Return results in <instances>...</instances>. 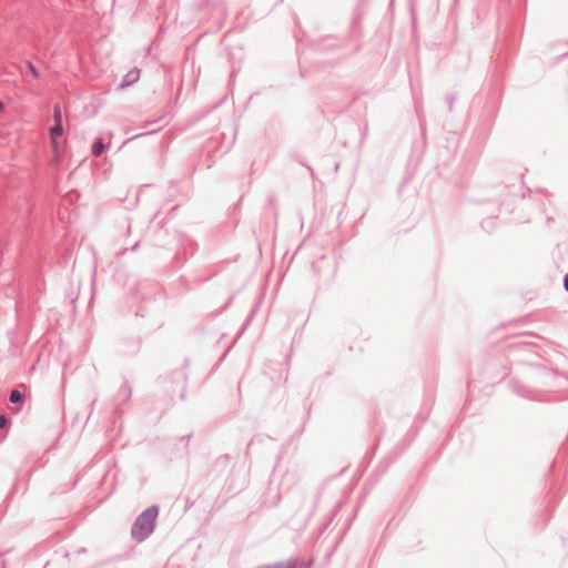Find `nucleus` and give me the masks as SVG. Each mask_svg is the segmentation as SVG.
Listing matches in <instances>:
<instances>
[{"label": "nucleus", "instance_id": "nucleus-1", "mask_svg": "<svg viewBox=\"0 0 568 568\" xmlns=\"http://www.w3.org/2000/svg\"><path fill=\"white\" fill-rule=\"evenodd\" d=\"M158 518V509L155 507L148 508L135 521V529L140 532H151L154 529Z\"/></svg>", "mask_w": 568, "mask_h": 568}, {"label": "nucleus", "instance_id": "nucleus-2", "mask_svg": "<svg viewBox=\"0 0 568 568\" xmlns=\"http://www.w3.org/2000/svg\"><path fill=\"white\" fill-rule=\"evenodd\" d=\"M50 142L53 152V162L59 163L61 158V143L59 139L63 134V125H53L50 131Z\"/></svg>", "mask_w": 568, "mask_h": 568}, {"label": "nucleus", "instance_id": "nucleus-3", "mask_svg": "<svg viewBox=\"0 0 568 568\" xmlns=\"http://www.w3.org/2000/svg\"><path fill=\"white\" fill-rule=\"evenodd\" d=\"M23 400V395L21 392L14 389L10 394V402L11 403H20Z\"/></svg>", "mask_w": 568, "mask_h": 568}, {"label": "nucleus", "instance_id": "nucleus-4", "mask_svg": "<svg viewBox=\"0 0 568 568\" xmlns=\"http://www.w3.org/2000/svg\"><path fill=\"white\" fill-rule=\"evenodd\" d=\"M103 149H104V144L101 140L97 141L92 145V152L95 156L100 155L102 153Z\"/></svg>", "mask_w": 568, "mask_h": 568}, {"label": "nucleus", "instance_id": "nucleus-5", "mask_svg": "<svg viewBox=\"0 0 568 568\" xmlns=\"http://www.w3.org/2000/svg\"><path fill=\"white\" fill-rule=\"evenodd\" d=\"M53 118L55 122L54 125H62V114L59 106L54 108Z\"/></svg>", "mask_w": 568, "mask_h": 568}, {"label": "nucleus", "instance_id": "nucleus-6", "mask_svg": "<svg viewBox=\"0 0 568 568\" xmlns=\"http://www.w3.org/2000/svg\"><path fill=\"white\" fill-rule=\"evenodd\" d=\"M27 67H28L29 71L31 72V74L33 75V78H36V79L40 78V72L31 62H28Z\"/></svg>", "mask_w": 568, "mask_h": 568}, {"label": "nucleus", "instance_id": "nucleus-7", "mask_svg": "<svg viewBox=\"0 0 568 568\" xmlns=\"http://www.w3.org/2000/svg\"><path fill=\"white\" fill-rule=\"evenodd\" d=\"M8 424V419L6 416L0 415V428H4Z\"/></svg>", "mask_w": 568, "mask_h": 568}, {"label": "nucleus", "instance_id": "nucleus-8", "mask_svg": "<svg viewBox=\"0 0 568 568\" xmlns=\"http://www.w3.org/2000/svg\"><path fill=\"white\" fill-rule=\"evenodd\" d=\"M565 288L568 291V274L565 277Z\"/></svg>", "mask_w": 568, "mask_h": 568}, {"label": "nucleus", "instance_id": "nucleus-9", "mask_svg": "<svg viewBox=\"0 0 568 568\" xmlns=\"http://www.w3.org/2000/svg\"><path fill=\"white\" fill-rule=\"evenodd\" d=\"M4 110V104L0 101V111Z\"/></svg>", "mask_w": 568, "mask_h": 568}]
</instances>
